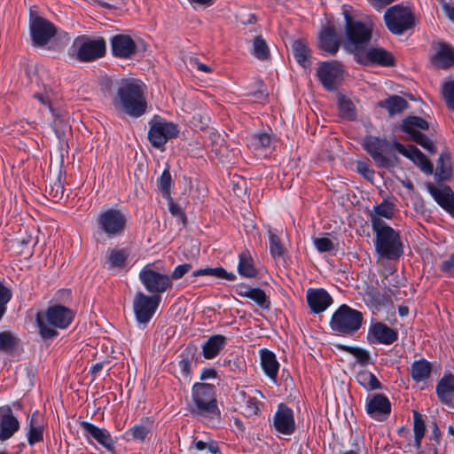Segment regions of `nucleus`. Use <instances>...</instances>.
<instances>
[{"mask_svg":"<svg viewBox=\"0 0 454 454\" xmlns=\"http://www.w3.org/2000/svg\"><path fill=\"white\" fill-rule=\"evenodd\" d=\"M364 149L373 159L378 168H389L395 162L387 156L389 144L385 138L366 136L362 143Z\"/></svg>","mask_w":454,"mask_h":454,"instance_id":"4468645a","label":"nucleus"},{"mask_svg":"<svg viewBox=\"0 0 454 454\" xmlns=\"http://www.w3.org/2000/svg\"><path fill=\"white\" fill-rule=\"evenodd\" d=\"M172 177L168 168L164 169L160 176L158 178L157 184L163 197L169 198L172 187Z\"/></svg>","mask_w":454,"mask_h":454,"instance_id":"3c124183","label":"nucleus"},{"mask_svg":"<svg viewBox=\"0 0 454 454\" xmlns=\"http://www.w3.org/2000/svg\"><path fill=\"white\" fill-rule=\"evenodd\" d=\"M18 345V339L10 332L0 333V350L12 352Z\"/></svg>","mask_w":454,"mask_h":454,"instance_id":"603ef678","label":"nucleus"},{"mask_svg":"<svg viewBox=\"0 0 454 454\" xmlns=\"http://www.w3.org/2000/svg\"><path fill=\"white\" fill-rule=\"evenodd\" d=\"M356 168L358 173H360L366 179H372L373 177L374 172L369 168L365 162L357 161Z\"/></svg>","mask_w":454,"mask_h":454,"instance_id":"e2e57ef3","label":"nucleus"},{"mask_svg":"<svg viewBox=\"0 0 454 454\" xmlns=\"http://www.w3.org/2000/svg\"><path fill=\"white\" fill-rule=\"evenodd\" d=\"M340 39L334 27H324L319 35V47L324 51L334 55L339 51Z\"/></svg>","mask_w":454,"mask_h":454,"instance_id":"cd10ccee","label":"nucleus"},{"mask_svg":"<svg viewBox=\"0 0 454 454\" xmlns=\"http://www.w3.org/2000/svg\"><path fill=\"white\" fill-rule=\"evenodd\" d=\"M434 52L430 56L431 64L439 69H448L454 66V48L444 42L434 43Z\"/></svg>","mask_w":454,"mask_h":454,"instance_id":"aec40b11","label":"nucleus"},{"mask_svg":"<svg viewBox=\"0 0 454 454\" xmlns=\"http://www.w3.org/2000/svg\"><path fill=\"white\" fill-rule=\"evenodd\" d=\"M29 430L27 432V442L28 444L33 446L34 444L43 442V430L44 427L38 421V415L33 414L29 419Z\"/></svg>","mask_w":454,"mask_h":454,"instance_id":"ea45409f","label":"nucleus"},{"mask_svg":"<svg viewBox=\"0 0 454 454\" xmlns=\"http://www.w3.org/2000/svg\"><path fill=\"white\" fill-rule=\"evenodd\" d=\"M74 317V312L63 305L50 306L45 311L36 314L35 321L39 334L43 340H49L58 335V329H66Z\"/></svg>","mask_w":454,"mask_h":454,"instance_id":"f03ea898","label":"nucleus"},{"mask_svg":"<svg viewBox=\"0 0 454 454\" xmlns=\"http://www.w3.org/2000/svg\"><path fill=\"white\" fill-rule=\"evenodd\" d=\"M429 123L419 116H408L403 120L400 129L409 136V139L417 143L430 153H436L434 142L421 131L427 130Z\"/></svg>","mask_w":454,"mask_h":454,"instance_id":"6e6552de","label":"nucleus"},{"mask_svg":"<svg viewBox=\"0 0 454 454\" xmlns=\"http://www.w3.org/2000/svg\"><path fill=\"white\" fill-rule=\"evenodd\" d=\"M258 100H264L268 97V91L265 84L262 81H258V90L253 93Z\"/></svg>","mask_w":454,"mask_h":454,"instance_id":"69168bd1","label":"nucleus"},{"mask_svg":"<svg viewBox=\"0 0 454 454\" xmlns=\"http://www.w3.org/2000/svg\"><path fill=\"white\" fill-rule=\"evenodd\" d=\"M111 48L114 56L129 59L137 51V44L129 35L118 34L111 38Z\"/></svg>","mask_w":454,"mask_h":454,"instance_id":"b1692460","label":"nucleus"},{"mask_svg":"<svg viewBox=\"0 0 454 454\" xmlns=\"http://www.w3.org/2000/svg\"><path fill=\"white\" fill-rule=\"evenodd\" d=\"M357 62L368 65V64H377L382 67H393L395 66V58L394 56L387 51L380 47H371L366 49V47L358 51L355 56Z\"/></svg>","mask_w":454,"mask_h":454,"instance_id":"f3484780","label":"nucleus"},{"mask_svg":"<svg viewBox=\"0 0 454 454\" xmlns=\"http://www.w3.org/2000/svg\"><path fill=\"white\" fill-rule=\"evenodd\" d=\"M227 343V338L222 334L210 336L202 345V355L206 359L215 358Z\"/></svg>","mask_w":454,"mask_h":454,"instance_id":"7c9ffc66","label":"nucleus"},{"mask_svg":"<svg viewBox=\"0 0 454 454\" xmlns=\"http://www.w3.org/2000/svg\"><path fill=\"white\" fill-rule=\"evenodd\" d=\"M238 272L245 278H254L257 270L254 268L253 259L248 252H242L239 255Z\"/></svg>","mask_w":454,"mask_h":454,"instance_id":"4c0bfd02","label":"nucleus"},{"mask_svg":"<svg viewBox=\"0 0 454 454\" xmlns=\"http://www.w3.org/2000/svg\"><path fill=\"white\" fill-rule=\"evenodd\" d=\"M394 147L396 151L411 160L423 173L431 175L434 171L433 163L416 146H405L399 142H395Z\"/></svg>","mask_w":454,"mask_h":454,"instance_id":"6ab92c4d","label":"nucleus"},{"mask_svg":"<svg viewBox=\"0 0 454 454\" xmlns=\"http://www.w3.org/2000/svg\"><path fill=\"white\" fill-rule=\"evenodd\" d=\"M168 200V206L170 214L177 219L179 223H181L184 226L187 223V217L184 211L181 208V207L176 204L171 197L167 198Z\"/></svg>","mask_w":454,"mask_h":454,"instance_id":"5fc2aeb1","label":"nucleus"},{"mask_svg":"<svg viewBox=\"0 0 454 454\" xmlns=\"http://www.w3.org/2000/svg\"><path fill=\"white\" fill-rule=\"evenodd\" d=\"M365 411L377 421H384L391 412V403L384 394L368 395L365 401Z\"/></svg>","mask_w":454,"mask_h":454,"instance_id":"a211bd4d","label":"nucleus"},{"mask_svg":"<svg viewBox=\"0 0 454 454\" xmlns=\"http://www.w3.org/2000/svg\"><path fill=\"white\" fill-rule=\"evenodd\" d=\"M261 365L265 374L275 380L279 368L275 354L268 349H262L261 351Z\"/></svg>","mask_w":454,"mask_h":454,"instance_id":"2f4dec72","label":"nucleus"},{"mask_svg":"<svg viewBox=\"0 0 454 454\" xmlns=\"http://www.w3.org/2000/svg\"><path fill=\"white\" fill-rule=\"evenodd\" d=\"M253 54L261 60L268 59L270 57L269 47L261 35H257L254 39Z\"/></svg>","mask_w":454,"mask_h":454,"instance_id":"09e8293b","label":"nucleus"},{"mask_svg":"<svg viewBox=\"0 0 454 454\" xmlns=\"http://www.w3.org/2000/svg\"><path fill=\"white\" fill-rule=\"evenodd\" d=\"M440 270L447 276L454 278V253L441 262Z\"/></svg>","mask_w":454,"mask_h":454,"instance_id":"bf43d9fd","label":"nucleus"},{"mask_svg":"<svg viewBox=\"0 0 454 454\" xmlns=\"http://www.w3.org/2000/svg\"><path fill=\"white\" fill-rule=\"evenodd\" d=\"M269 247L271 256L276 260L283 257L286 248L283 246L277 230H269Z\"/></svg>","mask_w":454,"mask_h":454,"instance_id":"c03bdc74","label":"nucleus"},{"mask_svg":"<svg viewBox=\"0 0 454 454\" xmlns=\"http://www.w3.org/2000/svg\"><path fill=\"white\" fill-rule=\"evenodd\" d=\"M307 302L313 313L319 314L333 303V299L325 289L310 288L307 291Z\"/></svg>","mask_w":454,"mask_h":454,"instance_id":"a878e982","label":"nucleus"},{"mask_svg":"<svg viewBox=\"0 0 454 454\" xmlns=\"http://www.w3.org/2000/svg\"><path fill=\"white\" fill-rule=\"evenodd\" d=\"M19 427V421L11 409L0 410V440L5 441L12 437Z\"/></svg>","mask_w":454,"mask_h":454,"instance_id":"c85d7f7f","label":"nucleus"},{"mask_svg":"<svg viewBox=\"0 0 454 454\" xmlns=\"http://www.w3.org/2000/svg\"><path fill=\"white\" fill-rule=\"evenodd\" d=\"M432 371V364L422 358L415 361L411 366V376L413 380L419 382L429 378Z\"/></svg>","mask_w":454,"mask_h":454,"instance_id":"e433bc0d","label":"nucleus"},{"mask_svg":"<svg viewBox=\"0 0 454 454\" xmlns=\"http://www.w3.org/2000/svg\"><path fill=\"white\" fill-rule=\"evenodd\" d=\"M106 43L103 37L90 39L82 35L73 41L69 49V55L79 62H92L105 56Z\"/></svg>","mask_w":454,"mask_h":454,"instance_id":"423d86ee","label":"nucleus"},{"mask_svg":"<svg viewBox=\"0 0 454 454\" xmlns=\"http://www.w3.org/2000/svg\"><path fill=\"white\" fill-rule=\"evenodd\" d=\"M178 366L184 376L188 377L191 374L189 354H184V352L182 353L181 360L178 362Z\"/></svg>","mask_w":454,"mask_h":454,"instance_id":"680f3d73","label":"nucleus"},{"mask_svg":"<svg viewBox=\"0 0 454 454\" xmlns=\"http://www.w3.org/2000/svg\"><path fill=\"white\" fill-rule=\"evenodd\" d=\"M436 394L440 401L450 405L454 402V375H444L436 385Z\"/></svg>","mask_w":454,"mask_h":454,"instance_id":"c756f323","label":"nucleus"},{"mask_svg":"<svg viewBox=\"0 0 454 454\" xmlns=\"http://www.w3.org/2000/svg\"><path fill=\"white\" fill-rule=\"evenodd\" d=\"M413 432H414V445L417 448L420 447L421 440L424 437L426 426L422 415L418 411H413Z\"/></svg>","mask_w":454,"mask_h":454,"instance_id":"49530a36","label":"nucleus"},{"mask_svg":"<svg viewBox=\"0 0 454 454\" xmlns=\"http://www.w3.org/2000/svg\"><path fill=\"white\" fill-rule=\"evenodd\" d=\"M271 137L266 132H258L247 138V146L255 153L262 154L270 148Z\"/></svg>","mask_w":454,"mask_h":454,"instance_id":"473e14b6","label":"nucleus"},{"mask_svg":"<svg viewBox=\"0 0 454 454\" xmlns=\"http://www.w3.org/2000/svg\"><path fill=\"white\" fill-rule=\"evenodd\" d=\"M140 282L151 295H159L172 286L168 275L153 270L150 265L145 266L138 275Z\"/></svg>","mask_w":454,"mask_h":454,"instance_id":"f8f14e48","label":"nucleus"},{"mask_svg":"<svg viewBox=\"0 0 454 454\" xmlns=\"http://www.w3.org/2000/svg\"><path fill=\"white\" fill-rule=\"evenodd\" d=\"M384 20L387 29L395 35H402L414 26V17L411 12L399 4L386 11Z\"/></svg>","mask_w":454,"mask_h":454,"instance_id":"9b49d317","label":"nucleus"},{"mask_svg":"<svg viewBox=\"0 0 454 454\" xmlns=\"http://www.w3.org/2000/svg\"><path fill=\"white\" fill-rule=\"evenodd\" d=\"M192 275L194 277L211 276L217 278L226 279L229 281H234L237 278L236 275L233 272H228L222 267L200 269L194 270Z\"/></svg>","mask_w":454,"mask_h":454,"instance_id":"37998d69","label":"nucleus"},{"mask_svg":"<svg viewBox=\"0 0 454 454\" xmlns=\"http://www.w3.org/2000/svg\"><path fill=\"white\" fill-rule=\"evenodd\" d=\"M380 107L386 108L390 115L400 114L408 107V102L402 97L394 95L379 103Z\"/></svg>","mask_w":454,"mask_h":454,"instance_id":"58836bf2","label":"nucleus"},{"mask_svg":"<svg viewBox=\"0 0 454 454\" xmlns=\"http://www.w3.org/2000/svg\"><path fill=\"white\" fill-rule=\"evenodd\" d=\"M191 412L203 418H214L219 415L215 386L207 383H196L192 387V404Z\"/></svg>","mask_w":454,"mask_h":454,"instance_id":"39448f33","label":"nucleus"},{"mask_svg":"<svg viewBox=\"0 0 454 454\" xmlns=\"http://www.w3.org/2000/svg\"><path fill=\"white\" fill-rule=\"evenodd\" d=\"M145 92L146 87L140 80L123 79L113 98V106L129 116L139 117L146 111Z\"/></svg>","mask_w":454,"mask_h":454,"instance_id":"f257e3e1","label":"nucleus"},{"mask_svg":"<svg viewBox=\"0 0 454 454\" xmlns=\"http://www.w3.org/2000/svg\"><path fill=\"white\" fill-rule=\"evenodd\" d=\"M12 298V292L0 281V303L7 304Z\"/></svg>","mask_w":454,"mask_h":454,"instance_id":"0e129e2a","label":"nucleus"},{"mask_svg":"<svg viewBox=\"0 0 454 454\" xmlns=\"http://www.w3.org/2000/svg\"><path fill=\"white\" fill-rule=\"evenodd\" d=\"M429 192L437 204L454 218V192L450 186H430Z\"/></svg>","mask_w":454,"mask_h":454,"instance_id":"bb28decb","label":"nucleus"},{"mask_svg":"<svg viewBox=\"0 0 454 454\" xmlns=\"http://www.w3.org/2000/svg\"><path fill=\"white\" fill-rule=\"evenodd\" d=\"M372 231L375 234V249L383 258L395 260L403 253V247L398 231L385 221L373 220Z\"/></svg>","mask_w":454,"mask_h":454,"instance_id":"7ed1b4c3","label":"nucleus"},{"mask_svg":"<svg viewBox=\"0 0 454 454\" xmlns=\"http://www.w3.org/2000/svg\"><path fill=\"white\" fill-rule=\"evenodd\" d=\"M247 298L254 301L262 309H269L270 308V298L261 288L254 287Z\"/></svg>","mask_w":454,"mask_h":454,"instance_id":"8fccbe9b","label":"nucleus"},{"mask_svg":"<svg viewBox=\"0 0 454 454\" xmlns=\"http://www.w3.org/2000/svg\"><path fill=\"white\" fill-rule=\"evenodd\" d=\"M273 427L277 432L282 434H292L295 430L293 410L284 403H279L273 416Z\"/></svg>","mask_w":454,"mask_h":454,"instance_id":"412c9836","label":"nucleus"},{"mask_svg":"<svg viewBox=\"0 0 454 454\" xmlns=\"http://www.w3.org/2000/svg\"><path fill=\"white\" fill-rule=\"evenodd\" d=\"M127 222L128 217L123 211L109 208L98 215V226L107 238L111 239L123 235Z\"/></svg>","mask_w":454,"mask_h":454,"instance_id":"9d476101","label":"nucleus"},{"mask_svg":"<svg viewBox=\"0 0 454 454\" xmlns=\"http://www.w3.org/2000/svg\"><path fill=\"white\" fill-rule=\"evenodd\" d=\"M452 174L451 154L442 152L436 162L435 176L439 180H448Z\"/></svg>","mask_w":454,"mask_h":454,"instance_id":"72a5a7b5","label":"nucleus"},{"mask_svg":"<svg viewBox=\"0 0 454 454\" xmlns=\"http://www.w3.org/2000/svg\"><path fill=\"white\" fill-rule=\"evenodd\" d=\"M129 257V252L125 249H113L109 252L108 261L112 268H122Z\"/></svg>","mask_w":454,"mask_h":454,"instance_id":"de8ad7c7","label":"nucleus"},{"mask_svg":"<svg viewBox=\"0 0 454 454\" xmlns=\"http://www.w3.org/2000/svg\"><path fill=\"white\" fill-rule=\"evenodd\" d=\"M339 108L343 116L348 119H354L356 117V112L353 103L345 98L340 99Z\"/></svg>","mask_w":454,"mask_h":454,"instance_id":"13d9d810","label":"nucleus"},{"mask_svg":"<svg viewBox=\"0 0 454 454\" xmlns=\"http://www.w3.org/2000/svg\"><path fill=\"white\" fill-rule=\"evenodd\" d=\"M179 129L176 124L154 116L149 121L148 139L152 146L164 149L166 143L177 137Z\"/></svg>","mask_w":454,"mask_h":454,"instance_id":"1a4fd4ad","label":"nucleus"},{"mask_svg":"<svg viewBox=\"0 0 454 454\" xmlns=\"http://www.w3.org/2000/svg\"><path fill=\"white\" fill-rule=\"evenodd\" d=\"M253 288L254 287H251L245 284H239L235 287V292L238 295L247 298L249 296L250 292H252Z\"/></svg>","mask_w":454,"mask_h":454,"instance_id":"338daca9","label":"nucleus"},{"mask_svg":"<svg viewBox=\"0 0 454 454\" xmlns=\"http://www.w3.org/2000/svg\"><path fill=\"white\" fill-rule=\"evenodd\" d=\"M363 314L347 304L340 305L333 314L330 327L341 335H353L363 323Z\"/></svg>","mask_w":454,"mask_h":454,"instance_id":"0eeeda50","label":"nucleus"},{"mask_svg":"<svg viewBox=\"0 0 454 454\" xmlns=\"http://www.w3.org/2000/svg\"><path fill=\"white\" fill-rule=\"evenodd\" d=\"M442 6L447 18L454 23V7L446 2H442Z\"/></svg>","mask_w":454,"mask_h":454,"instance_id":"774afa93","label":"nucleus"},{"mask_svg":"<svg viewBox=\"0 0 454 454\" xmlns=\"http://www.w3.org/2000/svg\"><path fill=\"white\" fill-rule=\"evenodd\" d=\"M341 9L345 20V32L347 36L345 48L353 52L356 56V53L364 50L371 41L372 27L369 24L354 20L350 13V10L352 9L350 5L343 4Z\"/></svg>","mask_w":454,"mask_h":454,"instance_id":"20e7f679","label":"nucleus"},{"mask_svg":"<svg viewBox=\"0 0 454 454\" xmlns=\"http://www.w3.org/2000/svg\"><path fill=\"white\" fill-rule=\"evenodd\" d=\"M338 348L354 356L357 363L363 366L372 364L370 354L367 350L358 347L337 345Z\"/></svg>","mask_w":454,"mask_h":454,"instance_id":"a18cd8bd","label":"nucleus"},{"mask_svg":"<svg viewBox=\"0 0 454 454\" xmlns=\"http://www.w3.org/2000/svg\"><path fill=\"white\" fill-rule=\"evenodd\" d=\"M79 425L82 430L83 436L89 442L95 441L109 451L114 450L115 442L107 429L100 428L85 420L80 421Z\"/></svg>","mask_w":454,"mask_h":454,"instance_id":"dca6fc26","label":"nucleus"},{"mask_svg":"<svg viewBox=\"0 0 454 454\" xmlns=\"http://www.w3.org/2000/svg\"><path fill=\"white\" fill-rule=\"evenodd\" d=\"M293 53L295 60L303 67L310 65L309 60V49L302 40H296L292 45Z\"/></svg>","mask_w":454,"mask_h":454,"instance_id":"79ce46f5","label":"nucleus"},{"mask_svg":"<svg viewBox=\"0 0 454 454\" xmlns=\"http://www.w3.org/2000/svg\"><path fill=\"white\" fill-rule=\"evenodd\" d=\"M32 43L36 47L45 46L57 34V28L41 16H31L29 23Z\"/></svg>","mask_w":454,"mask_h":454,"instance_id":"2eb2a0df","label":"nucleus"},{"mask_svg":"<svg viewBox=\"0 0 454 454\" xmlns=\"http://www.w3.org/2000/svg\"><path fill=\"white\" fill-rule=\"evenodd\" d=\"M395 205L387 200H384L381 203L373 207V210L370 213V220L372 223V228H373V220L378 219L383 221L381 217L386 219H392L395 214Z\"/></svg>","mask_w":454,"mask_h":454,"instance_id":"c9c22d12","label":"nucleus"},{"mask_svg":"<svg viewBox=\"0 0 454 454\" xmlns=\"http://www.w3.org/2000/svg\"><path fill=\"white\" fill-rule=\"evenodd\" d=\"M160 303V296L146 295L138 291L133 300V311L140 325H147L155 314Z\"/></svg>","mask_w":454,"mask_h":454,"instance_id":"ddd939ff","label":"nucleus"},{"mask_svg":"<svg viewBox=\"0 0 454 454\" xmlns=\"http://www.w3.org/2000/svg\"><path fill=\"white\" fill-rule=\"evenodd\" d=\"M232 397L246 417L253 418L260 415L262 403L255 397L247 395L245 390L236 389Z\"/></svg>","mask_w":454,"mask_h":454,"instance_id":"5701e85b","label":"nucleus"},{"mask_svg":"<svg viewBox=\"0 0 454 454\" xmlns=\"http://www.w3.org/2000/svg\"><path fill=\"white\" fill-rule=\"evenodd\" d=\"M342 68L339 63L323 62L317 74L323 86L329 91L334 90L338 81L341 78Z\"/></svg>","mask_w":454,"mask_h":454,"instance_id":"4be33fe9","label":"nucleus"},{"mask_svg":"<svg viewBox=\"0 0 454 454\" xmlns=\"http://www.w3.org/2000/svg\"><path fill=\"white\" fill-rule=\"evenodd\" d=\"M442 96L449 109L454 112V81L443 83Z\"/></svg>","mask_w":454,"mask_h":454,"instance_id":"6e6d98bb","label":"nucleus"},{"mask_svg":"<svg viewBox=\"0 0 454 454\" xmlns=\"http://www.w3.org/2000/svg\"><path fill=\"white\" fill-rule=\"evenodd\" d=\"M153 428V421L149 418H143L140 423L136 424L127 431V434H130L134 441L145 442L151 434Z\"/></svg>","mask_w":454,"mask_h":454,"instance_id":"f704fd0d","label":"nucleus"},{"mask_svg":"<svg viewBox=\"0 0 454 454\" xmlns=\"http://www.w3.org/2000/svg\"><path fill=\"white\" fill-rule=\"evenodd\" d=\"M367 340L371 343L390 345L397 340V333L387 325L377 322L370 326Z\"/></svg>","mask_w":454,"mask_h":454,"instance_id":"393cba45","label":"nucleus"},{"mask_svg":"<svg viewBox=\"0 0 454 454\" xmlns=\"http://www.w3.org/2000/svg\"><path fill=\"white\" fill-rule=\"evenodd\" d=\"M313 243L319 253L330 252L334 249V244L326 237L315 238Z\"/></svg>","mask_w":454,"mask_h":454,"instance_id":"4d7b16f0","label":"nucleus"},{"mask_svg":"<svg viewBox=\"0 0 454 454\" xmlns=\"http://www.w3.org/2000/svg\"><path fill=\"white\" fill-rule=\"evenodd\" d=\"M356 379L358 384L367 391L382 388V385L376 378V376L367 370H362L358 372L356 375Z\"/></svg>","mask_w":454,"mask_h":454,"instance_id":"a19ab883","label":"nucleus"},{"mask_svg":"<svg viewBox=\"0 0 454 454\" xmlns=\"http://www.w3.org/2000/svg\"><path fill=\"white\" fill-rule=\"evenodd\" d=\"M45 192L52 201L58 202L63 198L64 187L59 180H56L53 184L46 187Z\"/></svg>","mask_w":454,"mask_h":454,"instance_id":"864d4df0","label":"nucleus"},{"mask_svg":"<svg viewBox=\"0 0 454 454\" xmlns=\"http://www.w3.org/2000/svg\"><path fill=\"white\" fill-rule=\"evenodd\" d=\"M192 266L191 263H184L176 266L170 278L172 279H179L183 278L187 272H189L192 270Z\"/></svg>","mask_w":454,"mask_h":454,"instance_id":"052dcab7","label":"nucleus"}]
</instances>
